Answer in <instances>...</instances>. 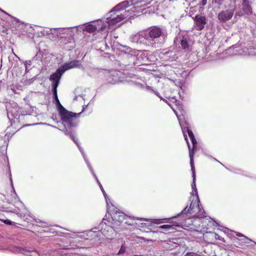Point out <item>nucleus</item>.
<instances>
[{
    "mask_svg": "<svg viewBox=\"0 0 256 256\" xmlns=\"http://www.w3.org/2000/svg\"><path fill=\"white\" fill-rule=\"evenodd\" d=\"M194 155V150H190V164L192 173V190L190 193L191 196L190 198L191 202L188 208V206H186L177 216L172 217V218H176L178 216H182L184 220H186L188 218L190 215L194 214H196L197 217L198 218H204L205 216V212L203 210L202 206L200 204L198 190L196 187Z\"/></svg>",
    "mask_w": 256,
    "mask_h": 256,
    "instance_id": "f257e3e1",
    "label": "nucleus"
},
{
    "mask_svg": "<svg viewBox=\"0 0 256 256\" xmlns=\"http://www.w3.org/2000/svg\"><path fill=\"white\" fill-rule=\"evenodd\" d=\"M59 114L62 122L66 124L70 129L78 126L79 122L78 118L80 116L81 112L75 113L66 110Z\"/></svg>",
    "mask_w": 256,
    "mask_h": 256,
    "instance_id": "6e6552de",
    "label": "nucleus"
},
{
    "mask_svg": "<svg viewBox=\"0 0 256 256\" xmlns=\"http://www.w3.org/2000/svg\"><path fill=\"white\" fill-rule=\"evenodd\" d=\"M242 12H236L235 14V17L241 16L244 14H252V10L248 0H242Z\"/></svg>",
    "mask_w": 256,
    "mask_h": 256,
    "instance_id": "412c9836",
    "label": "nucleus"
},
{
    "mask_svg": "<svg viewBox=\"0 0 256 256\" xmlns=\"http://www.w3.org/2000/svg\"><path fill=\"white\" fill-rule=\"evenodd\" d=\"M236 10V6H232L228 10H222L218 15V18L220 22H226L233 16Z\"/></svg>",
    "mask_w": 256,
    "mask_h": 256,
    "instance_id": "ddd939ff",
    "label": "nucleus"
},
{
    "mask_svg": "<svg viewBox=\"0 0 256 256\" xmlns=\"http://www.w3.org/2000/svg\"><path fill=\"white\" fill-rule=\"evenodd\" d=\"M146 32L150 47L157 48L166 42L168 33L164 28L153 26Z\"/></svg>",
    "mask_w": 256,
    "mask_h": 256,
    "instance_id": "20e7f679",
    "label": "nucleus"
},
{
    "mask_svg": "<svg viewBox=\"0 0 256 256\" xmlns=\"http://www.w3.org/2000/svg\"><path fill=\"white\" fill-rule=\"evenodd\" d=\"M0 10L1 12H4V14H8L5 12V11H4V10H2V9H0Z\"/></svg>",
    "mask_w": 256,
    "mask_h": 256,
    "instance_id": "49530a36",
    "label": "nucleus"
},
{
    "mask_svg": "<svg viewBox=\"0 0 256 256\" xmlns=\"http://www.w3.org/2000/svg\"><path fill=\"white\" fill-rule=\"evenodd\" d=\"M99 44L100 45V47L97 46L98 50L103 51L104 48L106 49V48H108V46L107 45L106 42L104 40L100 41L99 42Z\"/></svg>",
    "mask_w": 256,
    "mask_h": 256,
    "instance_id": "cd10ccee",
    "label": "nucleus"
},
{
    "mask_svg": "<svg viewBox=\"0 0 256 256\" xmlns=\"http://www.w3.org/2000/svg\"><path fill=\"white\" fill-rule=\"evenodd\" d=\"M24 66H25L26 72H28L31 69L30 68H29L28 66H31L32 62L31 60H26L24 62Z\"/></svg>",
    "mask_w": 256,
    "mask_h": 256,
    "instance_id": "2f4dec72",
    "label": "nucleus"
},
{
    "mask_svg": "<svg viewBox=\"0 0 256 256\" xmlns=\"http://www.w3.org/2000/svg\"><path fill=\"white\" fill-rule=\"evenodd\" d=\"M122 252V248H120V250H119L118 254H120Z\"/></svg>",
    "mask_w": 256,
    "mask_h": 256,
    "instance_id": "09e8293b",
    "label": "nucleus"
},
{
    "mask_svg": "<svg viewBox=\"0 0 256 256\" xmlns=\"http://www.w3.org/2000/svg\"><path fill=\"white\" fill-rule=\"evenodd\" d=\"M194 21L196 30H201L204 28L206 23V18L204 16L198 15L195 16Z\"/></svg>",
    "mask_w": 256,
    "mask_h": 256,
    "instance_id": "4be33fe9",
    "label": "nucleus"
},
{
    "mask_svg": "<svg viewBox=\"0 0 256 256\" xmlns=\"http://www.w3.org/2000/svg\"><path fill=\"white\" fill-rule=\"evenodd\" d=\"M104 19L102 18L94 21V22L96 23L95 24H92L90 22L85 24L83 25V32L86 31L88 32L92 33L96 30H104V29L100 28L102 24H100V22H99V21H102Z\"/></svg>",
    "mask_w": 256,
    "mask_h": 256,
    "instance_id": "a211bd4d",
    "label": "nucleus"
},
{
    "mask_svg": "<svg viewBox=\"0 0 256 256\" xmlns=\"http://www.w3.org/2000/svg\"><path fill=\"white\" fill-rule=\"evenodd\" d=\"M36 222L40 223V224H38V225L39 226H42V227L46 226V223L44 222H42V221L40 220V222L36 221Z\"/></svg>",
    "mask_w": 256,
    "mask_h": 256,
    "instance_id": "e433bc0d",
    "label": "nucleus"
},
{
    "mask_svg": "<svg viewBox=\"0 0 256 256\" xmlns=\"http://www.w3.org/2000/svg\"><path fill=\"white\" fill-rule=\"evenodd\" d=\"M236 235L237 236H238L243 237L244 238L242 239V240H244V242H245V243L248 244L250 242L252 241L251 240H250L248 238L246 237V236H244L242 234H240L239 232H236Z\"/></svg>",
    "mask_w": 256,
    "mask_h": 256,
    "instance_id": "c756f323",
    "label": "nucleus"
},
{
    "mask_svg": "<svg viewBox=\"0 0 256 256\" xmlns=\"http://www.w3.org/2000/svg\"><path fill=\"white\" fill-rule=\"evenodd\" d=\"M10 180L11 182L12 186V188L14 189V186H13V184H12V176H11L10 174Z\"/></svg>",
    "mask_w": 256,
    "mask_h": 256,
    "instance_id": "79ce46f5",
    "label": "nucleus"
},
{
    "mask_svg": "<svg viewBox=\"0 0 256 256\" xmlns=\"http://www.w3.org/2000/svg\"><path fill=\"white\" fill-rule=\"evenodd\" d=\"M162 247L166 250H172L178 247L179 244L173 240H168L162 242Z\"/></svg>",
    "mask_w": 256,
    "mask_h": 256,
    "instance_id": "5701e85b",
    "label": "nucleus"
},
{
    "mask_svg": "<svg viewBox=\"0 0 256 256\" xmlns=\"http://www.w3.org/2000/svg\"><path fill=\"white\" fill-rule=\"evenodd\" d=\"M34 28H34V30H38V28H40L38 26H34Z\"/></svg>",
    "mask_w": 256,
    "mask_h": 256,
    "instance_id": "c03bdc74",
    "label": "nucleus"
},
{
    "mask_svg": "<svg viewBox=\"0 0 256 256\" xmlns=\"http://www.w3.org/2000/svg\"><path fill=\"white\" fill-rule=\"evenodd\" d=\"M180 127H182V132H184V138H185V140L186 141V142H187V144H188V150H191L190 148V142L188 140V137H187V136L186 134H184V128H182V126H180ZM186 131L188 132V136L192 142V145H193V148H192V150H194V148L196 146V145L197 144V141L194 137V136L192 132V130H190L188 128V126H186Z\"/></svg>",
    "mask_w": 256,
    "mask_h": 256,
    "instance_id": "aec40b11",
    "label": "nucleus"
},
{
    "mask_svg": "<svg viewBox=\"0 0 256 256\" xmlns=\"http://www.w3.org/2000/svg\"><path fill=\"white\" fill-rule=\"evenodd\" d=\"M64 73L66 70L74 68H82L81 62L80 60H73L69 62H65L59 67Z\"/></svg>",
    "mask_w": 256,
    "mask_h": 256,
    "instance_id": "6ab92c4d",
    "label": "nucleus"
},
{
    "mask_svg": "<svg viewBox=\"0 0 256 256\" xmlns=\"http://www.w3.org/2000/svg\"><path fill=\"white\" fill-rule=\"evenodd\" d=\"M111 223L114 226L118 227L121 226L124 222L128 225H133L130 220H132L130 216H126L123 212L121 211L116 210L110 214Z\"/></svg>",
    "mask_w": 256,
    "mask_h": 256,
    "instance_id": "1a4fd4ad",
    "label": "nucleus"
},
{
    "mask_svg": "<svg viewBox=\"0 0 256 256\" xmlns=\"http://www.w3.org/2000/svg\"><path fill=\"white\" fill-rule=\"evenodd\" d=\"M158 56L161 60L164 62L174 61L178 58L176 51L172 48L163 49L159 53Z\"/></svg>",
    "mask_w": 256,
    "mask_h": 256,
    "instance_id": "9b49d317",
    "label": "nucleus"
},
{
    "mask_svg": "<svg viewBox=\"0 0 256 256\" xmlns=\"http://www.w3.org/2000/svg\"><path fill=\"white\" fill-rule=\"evenodd\" d=\"M16 252L21 253L26 256H40L39 252L34 247L32 246H18L16 248Z\"/></svg>",
    "mask_w": 256,
    "mask_h": 256,
    "instance_id": "f3484780",
    "label": "nucleus"
},
{
    "mask_svg": "<svg viewBox=\"0 0 256 256\" xmlns=\"http://www.w3.org/2000/svg\"><path fill=\"white\" fill-rule=\"evenodd\" d=\"M87 106L88 105H84L82 106V111L80 112L81 113L84 110L85 108L87 107Z\"/></svg>",
    "mask_w": 256,
    "mask_h": 256,
    "instance_id": "37998d69",
    "label": "nucleus"
},
{
    "mask_svg": "<svg viewBox=\"0 0 256 256\" xmlns=\"http://www.w3.org/2000/svg\"><path fill=\"white\" fill-rule=\"evenodd\" d=\"M212 159H214V160H216V161L220 163L218 160H217L215 158H212Z\"/></svg>",
    "mask_w": 256,
    "mask_h": 256,
    "instance_id": "de8ad7c7",
    "label": "nucleus"
},
{
    "mask_svg": "<svg viewBox=\"0 0 256 256\" xmlns=\"http://www.w3.org/2000/svg\"><path fill=\"white\" fill-rule=\"evenodd\" d=\"M42 36L46 35H52V38H57L62 37V34L65 32V29L62 28H52L48 30H44L42 29L40 31Z\"/></svg>",
    "mask_w": 256,
    "mask_h": 256,
    "instance_id": "dca6fc26",
    "label": "nucleus"
},
{
    "mask_svg": "<svg viewBox=\"0 0 256 256\" xmlns=\"http://www.w3.org/2000/svg\"><path fill=\"white\" fill-rule=\"evenodd\" d=\"M54 99V100L56 108L59 112V114L64 111L66 109L61 104L58 96L57 90L52 91Z\"/></svg>",
    "mask_w": 256,
    "mask_h": 256,
    "instance_id": "a878e982",
    "label": "nucleus"
},
{
    "mask_svg": "<svg viewBox=\"0 0 256 256\" xmlns=\"http://www.w3.org/2000/svg\"><path fill=\"white\" fill-rule=\"evenodd\" d=\"M64 74L62 70L58 68L55 72L50 75L49 79L52 82V91L57 90V88L59 85L60 80Z\"/></svg>",
    "mask_w": 256,
    "mask_h": 256,
    "instance_id": "2eb2a0df",
    "label": "nucleus"
},
{
    "mask_svg": "<svg viewBox=\"0 0 256 256\" xmlns=\"http://www.w3.org/2000/svg\"><path fill=\"white\" fill-rule=\"evenodd\" d=\"M248 54L250 56H256V48H250L248 49Z\"/></svg>",
    "mask_w": 256,
    "mask_h": 256,
    "instance_id": "7c9ffc66",
    "label": "nucleus"
},
{
    "mask_svg": "<svg viewBox=\"0 0 256 256\" xmlns=\"http://www.w3.org/2000/svg\"><path fill=\"white\" fill-rule=\"evenodd\" d=\"M118 12L112 9L106 14V18H102V21H99L102 24L100 28L104 29L106 32H108V29H115L120 26L123 23V21L129 16L128 13L130 10L125 11L124 14H116Z\"/></svg>",
    "mask_w": 256,
    "mask_h": 256,
    "instance_id": "f03ea898",
    "label": "nucleus"
},
{
    "mask_svg": "<svg viewBox=\"0 0 256 256\" xmlns=\"http://www.w3.org/2000/svg\"><path fill=\"white\" fill-rule=\"evenodd\" d=\"M106 76L109 77L108 82H116L119 80L118 77V72L116 70H112L111 72H106Z\"/></svg>",
    "mask_w": 256,
    "mask_h": 256,
    "instance_id": "393cba45",
    "label": "nucleus"
},
{
    "mask_svg": "<svg viewBox=\"0 0 256 256\" xmlns=\"http://www.w3.org/2000/svg\"><path fill=\"white\" fill-rule=\"evenodd\" d=\"M120 50L125 54V56L128 58L130 62H134L136 56L141 52L140 50H133L128 46L120 44Z\"/></svg>",
    "mask_w": 256,
    "mask_h": 256,
    "instance_id": "4468645a",
    "label": "nucleus"
},
{
    "mask_svg": "<svg viewBox=\"0 0 256 256\" xmlns=\"http://www.w3.org/2000/svg\"><path fill=\"white\" fill-rule=\"evenodd\" d=\"M153 0H130L124 1L114 6L112 10L119 12L120 11L126 8L128 6H134L130 10L129 16L132 13L137 10V8L147 6L150 4Z\"/></svg>",
    "mask_w": 256,
    "mask_h": 256,
    "instance_id": "0eeeda50",
    "label": "nucleus"
},
{
    "mask_svg": "<svg viewBox=\"0 0 256 256\" xmlns=\"http://www.w3.org/2000/svg\"><path fill=\"white\" fill-rule=\"evenodd\" d=\"M37 124H45V125H47V126H48L50 127H52L54 128H56V126H54L52 125H51L50 124H46V123H42V122H40V123H38V124H27L26 125V126H34V125H37Z\"/></svg>",
    "mask_w": 256,
    "mask_h": 256,
    "instance_id": "72a5a7b5",
    "label": "nucleus"
},
{
    "mask_svg": "<svg viewBox=\"0 0 256 256\" xmlns=\"http://www.w3.org/2000/svg\"><path fill=\"white\" fill-rule=\"evenodd\" d=\"M153 0H130L124 1L114 6L112 10L119 12L120 11L126 8L128 6H134L130 10L129 16L132 13L137 10V8L147 6L150 4Z\"/></svg>",
    "mask_w": 256,
    "mask_h": 256,
    "instance_id": "423d86ee",
    "label": "nucleus"
},
{
    "mask_svg": "<svg viewBox=\"0 0 256 256\" xmlns=\"http://www.w3.org/2000/svg\"><path fill=\"white\" fill-rule=\"evenodd\" d=\"M134 84L136 86L138 87L145 90L147 92L154 93L156 96L160 98V99H162V98L160 95V93L157 91L155 90L152 87H150L148 86H146L144 84H142L138 82H135Z\"/></svg>",
    "mask_w": 256,
    "mask_h": 256,
    "instance_id": "b1692460",
    "label": "nucleus"
},
{
    "mask_svg": "<svg viewBox=\"0 0 256 256\" xmlns=\"http://www.w3.org/2000/svg\"><path fill=\"white\" fill-rule=\"evenodd\" d=\"M178 226V224H177V222H174V224L173 225L164 224V225L160 226V228L167 230L172 229V226Z\"/></svg>",
    "mask_w": 256,
    "mask_h": 256,
    "instance_id": "c85d7f7f",
    "label": "nucleus"
},
{
    "mask_svg": "<svg viewBox=\"0 0 256 256\" xmlns=\"http://www.w3.org/2000/svg\"><path fill=\"white\" fill-rule=\"evenodd\" d=\"M224 0H213L212 2L220 6L222 4Z\"/></svg>",
    "mask_w": 256,
    "mask_h": 256,
    "instance_id": "c9c22d12",
    "label": "nucleus"
},
{
    "mask_svg": "<svg viewBox=\"0 0 256 256\" xmlns=\"http://www.w3.org/2000/svg\"><path fill=\"white\" fill-rule=\"evenodd\" d=\"M6 110L8 112V117L10 120V117L14 118L17 120H19L20 116L30 114V113H27L26 112H24L22 111L21 108L18 106L16 104H14V106L12 108L6 106Z\"/></svg>",
    "mask_w": 256,
    "mask_h": 256,
    "instance_id": "f8f14e48",
    "label": "nucleus"
},
{
    "mask_svg": "<svg viewBox=\"0 0 256 256\" xmlns=\"http://www.w3.org/2000/svg\"><path fill=\"white\" fill-rule=\"evenodd\" d=\"M178 41L180 42L182 48L184 50L188 48L190 44H188V40L187 36H182V37L180 36L178 38H177L176 40H175V42Z\"/></svg>",
    "mask_w": 256,
    "mask_h": 256,
    "instance_id": "bb28decb",
    "label": "nucleus"
},
{
    "mask_svg": "<svg viewBox=\"0 0 256 256\" xmlns=\"http://www.w3.org/2000/svg\"><path fill=\"white\" fill-rule=\"evenodd\" d=\"M100 72V71L99 70L98 68H94L92 70V72H91L92 74H89V75L90 76H94V74H98Z\"/></svg>",
    "mask_w": 256,
    "mask_h": 256,
    "instance_id": "473e14b6",
    "label": "nucleus"
},
{
    "mask_svg": "<svg viewBox=\"0 0 256 256\" xmlns=\"http://www.w3.org/2000/svg\"><path fill=\"white\" fill-rule=\"evenodd\" d=\"M4 224H8V225H11L12 224V222L10 220H8V219L4 220Z\"/></svg>",
    "mask_w": 256,
    "mask_h": 256,
    "instance_id": "ea45409f",
    "label": "nucleus"
},
{
    "mask_svg": "<svg viewBox=\"0 0 256 256\" xmlns=\"http://www.w3.org/2000/svg\"><path fill=\"white\" fill-rule=\"evenodd\" d=\"M207 3V0H202L200 2V6H204L206 5Z\"/></svg>",
    "mask_w": 256,
    "mask_h": 256,
    "instance_id": "4c0bfd02",
    "label": "nucleus"
},
{
    "mask_svg": "<svg viewBox=\"0 0 256 256\" xmlns=\"http://www.w3.org/2000/svg\"><path fill=\"white\" fill-rule=\"evenodd\" d=\"M215 238L216 239H218V240H222V241H223V242H224V238L222 237H221L218 234H216L215 235Z\"/></svg>",
    "mask_w": 256,
    "mask_h": 256,
    "instance_id": "58836bf2",
    "label": "nucleus"
},
{
    "mask_svg": "<svg viewBox=\"0 0 256 256\" xmlns=\"http://www.w3.org/2000/svg\"><path fill=\"white\" fill-rule=\"evenodd\" d=\"M173 110H174V112L175 113V114H176L178 118V114H177L176 112L174 110V109H173Z\"/></svg>",
    "mask_w": 256,
    "mask_h": 256,
    "instance_id": "a18cd8bd",
    "label": "nucleus"
},
{
    "mask_svg": "<svg viewBox=\"0 0 256 256\" xmlns=\"http://www.w3.org/2000/svg\"><path fill=\"white\" fill-rule=\"evenodd\" d=\"M230 170L232 172H235V173H238V170L233 168L232 170H232Z\"/></svg>",
    "mask_w": 256,
    "mask_h": 256,
    "instance_id": "a19ab883",
    "label": "nucleus"
},
{
    "mask_svg": "<svg viewBox=\"0 0 256 256\" xmlns=\"http://www.w3.org/2000/svg\"><path fill=\"white\" fill-rule=\"evenodd\" d=\"M130 39V41L132 43L142 45L146 47H150L146 32L145 30L140 31L131 35Z\"/></svg>",
    "mask_w": 256,
    "mask_h": 256,
    "instance_id": "9d476101",
    "label": "nucleus"
},
{
    "mask_svg": "<svg viewBox=\"0 0 256 256\" xmlns=\"http://www.w3.org/2000/svg\"><path fill=\"white\" fill-rule=\"evenodd\" d=\"M59 130L63 132L64 134L66 135H67L68 136H69L72 139V140H74V142H75V144H76V146H78L80 151V152L82 156H83V158L84 159V161L85 162H86V164H87V166L89 168V170H90L92 174L93 175V176L94 177V178H96L98 184L99 185V186L101 190L102 191V194L104 196V198L106 199V204H108V196L106 194V192H105L102 184H100V181L98 180L96 174H95L91 165L90 164L88 160L87 159L86 155H85V154H84V152L82 149V148L80 146L79 142H78V139L77 138H76L73 134L72 133V131L70 130H67L66 128H64V129H60V128H58Z\"/></svg>",
    "mask_w": 256,
    "mask_h": 256,
    "instance_id": "39448f33",
    "label": "nucleus"
},
{
    "mask_svg": "<svg viewBox=\"0 0 256 256\" xmlns=\"http://www.w3.org/2000/svg\"><path fill=\"white\" fill-rule=\"evenodd\" d=\"M105 219L103 218L102 222L98 225V227H95L92 230L86 231L84 233L82 238L86 239H94L100 236L102 234L108 239H112L115 236V228H117L108 226L105 222Z\"/></svg>",
    "mask_w": 256,
    "mask_h": 256,
    "instance_id": "7ed1b4c3",
    "label": "nucleus"
},
{
    "mask_svg": "<svg viewBox=\"0 0 256 256\" xmlns=\"http://www.w3.org/2000/svg\"><path fill=\"white\" fill-rule=\"evenodd\" d=\"M74 28H76L77 32H83V25L74 26Z\"/></svg>",
    "mask_w": 256,
    "mask_h": 256,
    "instance_id": "f704fd0d",
    "label": "nucleus"
}]
</instances>
